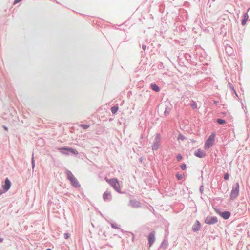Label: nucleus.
Listing matches in <instances>:
<instances>
[{
    "label": "nucleus",
    "instance_id": "nucleus-1",
    "mask_svg": "<svg viewBox=\"0 0 250 250\" xmlns=\"http://www.w3.org/2000/svg\"><path fill=\"white\" fill-rule=\"evenodd\" d=\"M106 181L110 184L114 189L117 192H120V188L118 181L115 178L109 179L107 178L105 179Z\"/></svg>",
    "mask_w": 250,
    "mask_h": 250
},
{
    "label": "nucleus",
    "instance_id": "nucleus-2",
    "mask_svg": "<svg viewBox=\"0 0 250 250\" xmlns=\"http://www.w3.org/2000/svg\"><path fill=\"white\" fill-rule=\"evenodd\" d=\"M66 174L68 179L71 182L72 186L76 188H79L80 187V185L79 184L78 180L70 171H67L66 172Z\"/></svg>",
    "mask_w": 250,
    "mask_h": 250
},
{
    "label": "nucleus",
    "instance_id": "nucleus-3",
    "mask_svg": "<svg viewBox=\"0 0 250 250\" xmlns=\"http://www.w3.org/2000/svg\"><path fill=\"white\" fill-rule=\"evenodd\" d=\"M215 140V134L212 133L206 141L204 148L205 150H208L210 147H211L214 143Z\"/></svg>",
    "mask_w": 250,
    "mask_h": 250
},
{
    "label": "nucleus",
    "instance_id": "nucleus-4",
    "mask_svg": "<svg viewBox=\"0 0 250 250\" xmlns=\"http://www.w3.org/2000/svg\"><path fill=\"white\" fill-rule=\"evenodd\" d=\"M239 185L238 183H236L235 187H233L231 194L230 195V197L231 199L235 198L239 194Z\"/></svg>",
    "mask_w": 250,
    "mask_h": 250
},
{
    "label": "nucleus",
    "instance_id": "nucleus-5",
    "mask_svg": "<svg viewBox=\"0 0 250 250\" xmlns=\"http://www.w3.org/2000/svg\"><path fill=\"white\" fill-rule=\"evenodd\" d=\"M217 222V218L215 216H208L205 220V223L209 225L215 224Z\"/></svg>",
    "mask_w": 250,
    "mask_h": 250
},
{
    "label": "nucleus",
    "instance_id": "nucleus-6",
    "mask_svg": "<svg viewBox=\"0 0 250 250\" xmlns=\"http://www.w3.org/2000/svg\"><path fill=\"white\" fill-rule=\"evenodd\" d=\"M216 212L222 217L224 219H227L229 218L230 213L229 211L221 212L218 209H215Z\"/></svg>",
    "mask_w": 250,
    "mask_h": 250
},
{
    "label": "nucleus",
    "instance_id": "nucleus-7",
    "mask_svg": "<svg viewBox=\"0 0 250 250\" xmlns=\"http://www.w3.org/2000/svg\"><path fill=\"white\" fill-rule=\"evenodd\" d=\"M194 155L199 158H204L206 156V153L201 148L198 149L194 152Z\"/></svg>",
    "mask_w": 250,
    "mask_h": 250
},
{
    "label": "nucleus",
    "instance_id": "nucleus-8",
    "mask_svg": "<svg viewBox=\"0 0 250 250\" xmlns=\"http://www.w3.org/2000/svg\"><path fill=\"white\" fill-rule=\"evenodd\" d=\"M59 150H67V151H70V152H71L72 153H73V154H75V155H77V154H78V152L77 150H76L75 149H73L72 148L63 147V148H59Z\"/></svg>",
    "mask_w": 250,
    "mask_h": 250
},
{
    "label": "nucleus",
    "instance_id": "nucleus-9",
    "mask_svg": "<svg viewBox=\"0 0 250 250\" xmlns=\"http://www.w3.org/2000/svg\"><path fill=\"white\" fill-rule=\"evenodd\" d=\"M11 187V182L8 178L6 179L5 182V185L3 186V189L5 191H7Z\"/></svg>",
    "mask_w": 250,
    "mask_h": 250
},
{
    "label": "nucleus",
    "instance_id": "nucleus-10",
    "mask_svg": "<svg viewBox=\"0 0 250 250\" xmlns=\"http://www.w3.org/2000/svg\"><path fill=\"white\" fill-rule=\"evenodd\" d=\"M148 240L149 246H151L153 244L155 241L154 233H151V234H150L148 237Z\"/></svg>",
    "mask_w": 250,
    "mask_h": 250
},
{
    "label": "nucleus",
    "instance_id": "nucleus-11",
    "mask_svg": "<svg viewBox=\"0 0 250 250\" xmlns=\"http://www.w3.org/2000/svg\"><path fill=\"white\" fill-rule=\"evenodd\" d=\"M200 228V224L198 221L196 222V225H195L192 227V229L194 231L198 230Z\"/></svg>",
    "mask_w": 250,
    "mask_h": 250
},
{
    "label": "nucleus",
    "instance_id": "nucleus-12",
    "mask_svg": "<svg viewBox=\"0 0 250 250\" xmlns=\"http://www.w3.org/2000/svg\"><path fill=\"white\" fill-rule=\"evenodd\" d=\"M248 18H249L248 15L247 14H245L244 16V19L242 21V24L243 25H245V24L246 23V21L248 20Z\"/></svg>",
    "mask_w": 250,
    "mask_h": 250
},
{
    "label": "nucleus",
    "instance_id": "nucleus-13",
    "mask_svg": "<svg viewBox=\"0 0 250 250\" xmlns=\"http://www.w3.org/2000/svg\"><path fill=\"white\" fill-rule=\"evenodd\" d=\"M110 193L108 192H104L103 195V198L104 200H105L107 199L109 196H110Z\"/></svg>",
    "mask_w": 250,
    "mask_h": 250
},
{
    "label": "nucleus",
    "instance_id": "nucleus-14",
    "mask_svg": "<svg viewBox=\"0 0 250 250\" xmlns=\"http://www.w3.org/2000/svg\"><path fill=\"white\" fill-rule=\"evenodd\" d=\"M118 110V107L117 106H114L112 107L111 109V112L113 114H115Z\"/></svg>",
    "mask_w": 250,
    "mask_h": 250
},
{
    "label": "nucleus",
    "instance_id": "nucleus-15",
    "mask_svg": "<svg viewBox=\"0 0 250 250\" xmlns=\"http://www.w3.org/2000/svg\"><path fill=\"white\" fill-rule=\"evenodd\" d=\"M217 122L220 125L224 124L226 123L225 120L221 119H218Z\"/></svg>",
    "mask_w": 250,
    "mask_h": 250
},
{
    "label": "nucleus",
    "instance_id": "nucleus-16",
    "mask_svg": "<svg viewBox=\"0 0 250 250\" xmlns=\"http://www.w3.org/2000/svg\"><path fill=\"white\" fill-rule=\"evenodd\" d=\"M176 176L178 180H181L183 178L184 175L182 174L178 173Z\"/></svg>",
    "mask_w": 250,
    "mask_h": 250
},
{
    "label": "nucleus",
    "instance_id": "nucleus-17",
    "mask_svg": "<svg viewBox=\"0 0 250 250\" xmlns=\"http://www.w3.org/2000/svg\"><path fill=\"white\" fill-rule=\"evenodd\" d=\"M80 126L82 127L83 129H86L88 128H89L90 126H89V125H83V124H81V125H80Z\"/></svg>",
    "mask_w": 250,
    "mask_h": 250
},
{
    "label": "nucleus",
    "instance_id": "nucleus-18",
    "mask_svg": "<svg viewBox=\"0 0 250 250\" xmlns=\"http://www.w3.org/2000/svg\"><path fill=\"white\" fill-rule=\"evenodd\" d=\"M191 106L193 109H196L197 107V105L196 103L195 102H194V101H192V103H191Z\"/></svg>",
    "mask_w": 250,
    "mask_h": 250
},
{
    "label": "nucleus",
    "instance_id": "nucleus-19",
    "mask_svg": "<svg viewBox=\"0 0 250 250\" xmlns=\"http://www.w3.org/2000/svg\"><path fill=\"white\" fill-rule=\"evenodd\" d=\"M181 168L182 170H185L186 168V165L185 164H183L181 165Z\"/></svg>",
    "mask_w": 250,
    "mask_h": 250
},
{
    "label": "nucleus",
    "instance_id": "nucleus-20",
    "mask_svg": "<svg viewBox=\"0 0 250 250\" xmlns=\"http://www.w3.org/2000/svg\"><path fill=\"white\" fill-rule=\"evenodd\" d=\"M182 159V156H181V155L179 154L177 156V159L178 161H180V160H181Z\"/></svg>",
    "mask_w": 250,
    "mask_h": 250
},
{
    "label": "nucleus",
    "instance_id": "nucleus-21",
    "mask_svg": "<svg viewBox=\"0 0 250 250\" xmlns=\"http://www.w3.org/2000/svg\"><path fill=\"white\" fill-rule=\"evenodd\" d=\"M64 237L65 239H67L69 237V235L68 233H65L64 234Z\"/></svg>",
    "mask_w": 250,
    "mask_h": 250
},
{
    "label": "nucleus",
    "instance_id": "nucleus-22",
    "mask_svg": "<svg viewBox=\"0 0 250 250\" xmlns=\"http://www.w3.org/2000/svg\"><path fill=\"white\" fill-rule=\"evenodd\" d=\"M151 87L153 90L156 91V84H152Z\"/></svg>",
    "mask_w": 250,
    "mask_h": 250
},
{
    "label": "nucleus",
    "instance_id": "nucleus-23",
    "mask_svg": "<svg viewBox=\"0 0 250 250\" xmlns=\"http://www.w3.org/2000/svg\"><path fill=\"white\" fill-rule=\"evenodd\" d=\"M224 178L225 180H227L229 178V175L228 174H226L224 175Z\"/></svg>",
    "mask_w": 250,
    "mask_h": 250
},
{
    "label": "nucleus",
    "instance_id": "nucleus-24",
    "mask_svg": "<svg viewBox=\"0 0 250 250\" xmlns=\"http://www.w3.org/2000/svg\"><path fill=\"white\" fill-rule=\"evenodd\" d=\"M21 0H15L14 2V4H16L21 1Z\"/></svg>",
    "mask_w": 250,
    "mask_h": 250
},
{
    "label": "nucleus",
    "instance_id": "nucleus-25",
    "mask_svg": "<svg viewBox=\"0 0 250 250\" xmlns=\"http://www.w3.org/2000/svg\"><path fill=\"white\" fill-rule=\"evenodd\" d=\"M32 165H33V167H34V166H35L34 160V158H32Z\"/></svg>",
    "mask_w": 250,
    "mask_h": 250
},
{
    "label": "nucleus",
    "instance_id": "nucleus-26",
    "mask_svg": "<svg viewBox=\"0 0 250 250\" xmlns=\"http://www.w3.org/2000/svg\"><path fill=\"white\" fill-rule=\"evenodd\" d=\"M4 129L6 131H8V128L6 126H3Z\"/></svg>",
    "mask_w": 250,
    "mask_h": 250
},
{
    "label": "nucleus",
    "instance_id": "nucleus-27",
    "mask_svg": "<svg viewBox=\"0 0 250 250\" xmlns=\"http://www.w3.org/2000/svg\"><path fill=\"white\" fill-rule=\"evenodd\" d=\"M145 48H146V46H143V50H145Z\"/></svg>",
    "mask_w": 250,
    "mask_h": 250
},
{
    "label": "nucleus",
    "instance_id": "nucleus-28",
    "mask_svg": "<svg viewBox=\"0 0 250 250\" xmlns=\"http://www.w3.org/2000/svg\"><path fill=\"white\" fill-rule=\"evenodd\" d=\"M2 241H3V239H1V238H0V242H2Z\"/></svg>",
    "mask_w": 250,
    "mask_h": 250
},
{
    "label": "nucleus",
    "instance_id": "nucleus-29",
    "mask_svg": "<svg viewBox=\"0 0 250 250\" xmlns=\"http://www.w3.org/2000/svg\"><path fill=\"white\" fill-rule=\"evenodd\" d=\"M62 153H63L64 154H68L67 153H64V152H62Z\"/></svg>",
    "mask_w": 250,
    "mask_h": 250
},
{
    "label": "nucleus",
    "instance_id": "nucleus-30",
    "mask_svg": "<svg viewBox=\"0 0 250 250\" xmlns=\"http://www.w3.org/2000/svg\"><path fill=\"white\" fill-rule=\"evenodd\" d=\"M46 250H51V249H47Z\"/></svg>",
    "mask_w": 250,
    "mask_h": 250
},
{
    "label": "nucleus",
    "instance_id": "nucleus-31",
    "mask_svg": "<svg viewBox=\"0 0 250 250\" xmlns=\"http://www.w3.org/2000/svg\"><path fill=\"white\" fill-rule=\"evenodd\" d=\"M157 91H159V88L158 87L157 88Z\"/></svg>",
    "mask_w": 250,
    "mask_h": 250
}]
</instances>
